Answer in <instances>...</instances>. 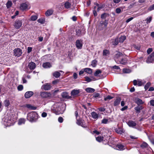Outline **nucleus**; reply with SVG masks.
I'll return each mask as SVG.
<instances>
[{"label":"nucleus","instance_id":"nucleus-6","mask_svg":"<svg viewBox=\"0 0 154 154\" xmlns=\"http://www.w3.org/2000/svg\"><path fill=\"white\" fill-rule=\"evenodd\" d=\"M14 53L15 56L19 57L22 54V50L20 48H16L14 50Z\"/></svg>","mask_w":154,"mask_h":154},{"label":"nucleus","instance_id":"nucleus-38","mask_svg":"<svg viewBox=\"0 0 154 154\" xmlns=\"http://www.w3.org/2000/svg\"><path fill=\"white\" fill-rule=\"evenodd\" d=\"M38 22L41 24H43L45 22V19L42 18L38 20Z\"/></svg>","mask_w":154,"mask_h":154},{"label":"nucleus","instance_id":"nucleus-23","mask_svg":"<svg viewBox=\"0 0 154 154\" xmlns=\"http://www.w3.org/2000/svg\"><path fill=\"white\" fill-rule=\"evenodd\" d=\"M53 11H54L52 9H48L45 12V14L46 16H49L53 14Z\"/></svg>","mask_w":154,"mask_h":154},{"label":"nucleus","instance_id":"nucleus-25","mask_svg":"<svg viewBox=\"0 0 154 154\" xmlns=\"http://www.w3.org/2000/svg\"><path fill=\"white\" fill-rule=\"evenodd\" d=\"M92 117L94 119H97L98 117V115L96 112H93L91 113Z\"/></svg>","mask_w":154,"mask_h":154},{"label":"nucleus","instance_id":"nucleus-57","mask_svg":"<svg viewBox=\"0 0 154 154\" xmlns=\"http://www.w3.org/2000/svg\"><path fill=\"white\" fill-rule=\"evenodd\" d=\"M144 84V83H143L140 80H139L138 81L137 85L139 86H140Z\"/></svg>","mask_w":154,"mask_h":154},{"label":"nucleus","instance_id":"nucleus-2","mask_svg":"<svg viewBox=\"0 0 154 154\" xmlns=\"http://www.w3.org/2000/svg\"><path fill=\"white\" fill-rule=\"evenodd\" d=\"M38 118V114L35 111L29 112L27 115V119L30 122H35L37 121Z\"/></svg>","mask_w":154,"mask_h":154},{"label":"nucleus","instance_id":"nucleus-56","mask_svg":"<svg viewBox=\"0 0 154 154\" xmlns=\"http://www.w3.org/2000/svg\"><path fill=\"white\" fill-rule=\"evenodd\" d=\"M111 68L112 69H120V67L119 66H117L116 65L112 66L111 67Z\"/></svg>","mask_w":154,"mask_h":154},{"label":"nucleus","instance_id":"nucleus-8","mask_svg":"<svg viewBox=\"0 0 154 154\" xmlns=\"http://www.w3.org/2000/svg\"><path fill=\"white\" fill-rule=\"evenodd\" d=\"M75 0H68L65 2L64 5L65 8L68 9L71 7V5Z\"/></svg>","mask_w":154,"mask_h":154},{"label":"nucleus","instance_id":"nucleus-36","mask_svg":"<svg viewBox=\"0 0 154 154\" xmlns=\"http://www.w3.org/2000/svg\"><path fill=\"white\" fill-rule=\"evenodd\" d=\"M96 138L97 141L99 142H101L103 140L104 137H103L99 136L96 137Z\"/></svg>","mask_w":154,"mask_h":154},{"label":"nucleus","instance_id":"nucleus-58","mask_svg":"<svg viewBox=\"0 0 154 154\" xmlns=\"http://www.w3.org/2000/svg\"><path fill=\"white\" fill-rule=\"evenodd\" d=\"M116 13L117 14H119L121 13V9L120 8H117L116 9Z\"/></svg>","mask_w":154,"mask_h":154},{"label":"nucleus","instance_id":"nucleus-53","mask_svg":"<svg viewBox=\"0 0 154 154\" xmlns=\"http://www.w3.org/2000/svg\"><path fill=\"white\" fill-rule=\"evenodd\" d=\"M23 86L22 85H20L17 87V89L19 91H21L23 89Z\"/></svg>","mask_w":154,"mask_h":154},{"label":"nucleus","instance_id":"nucleus-13","mask_svg":"<svg viewBox=\"0 0 154 154\" xmlns=\"http://www.w3.org/2000/svg\"><path fill=\"white\" fill-rule=\"evenodd\" d=\"M20 8V9L22 11L28 10L29 9V8H28L27 5L25 3H23L21 4Z\"/></svg>","mask_w":154,"mask_h":154},{"label":"nucleus","instance_id":"nucleus-3","mask_svg":"<svg viewBox=\"0 0 154 154\" xmlns=\"http://www.w3.org/2000/svg\"><path fill=\"white\" fill-rule=\"evenodd\" d=\"M14 123V121L9 116H6L5 119H3V123L6 127L12 125Z\"/></svg>","mask_w":154,"mask_h":154},{"label":"nucleus","instance_id":"nucleus-59","mask_svg":"<svg viewBox=\"0 0 154 154\" xmlns=\"http://www.w3.org/2000/svg\"><path fill=\"white\" fill-rule=\"evenodd\" d=\"M154 9V4L151 6L149 8H148V10L149 11H151L152 10Z\"/></svg>","mask_w":154,"mask_h":154},{"label":"nucleus","instance_id":"nucleus-54","mask_svg":"<svg viewBox=\"0 0 154 154\" xmlns=\"http://www.w3.org/2000/svg\"><path fill=\"white\" fill-rule=\"evenodd\" d=\"M153 51V50L151 48H149L147 50V53L148 54H149Z\"/></svg>","mask_w":154,"mask_h":154},{"label":"nucleus","instance_id":"nucleus-44","mask_svg":"<svg viewBox=\"0 0 154 154\" xmlns=\"http://www.w3.org/2000/svg\"><path fill=\"white\" fill-rule=\"evenodd\" d=\"M4 103L5 106L8 107L10 105V102L9 100H5L4 102Z\"/></svg>","mask_w":154,"mask_h":154},{"label":"nucleus","instance_id":"nucleus-16","mask_svg":"<svg viewBox=\"0 0 154 154\" xmlns=\"http://www.w3.org/2000/svg\"><path fill=\"white\" fill-rule=\"evenodd\" d=\"M62 97L66 99H72V97L69 96L68 92H64L62 93Z\"/></svg>","mask_w":154,"mask_h":154},{"label":"nucleus","instance_id":"nucleus-37","mask_svg":"<svg viewBox=\"0 0 154 154\" xmlns=\"http://www.w3.org/2000/svg\"><path fill=\"white\" fill-rule=\"evenodd\" d=\"M84 71L88 73V74H91L92 72V69L89 68H86L85 69Z\"/></svg>","mask_w":154,"mask_h":154},{"label":"nucleus","instance_id":"nucleus-51","mask_svg":"<svg viewBox=\"0 0 154 154\" xmlns=\"http://www.w3.org/2000/svg\"><path fill=\"white\" fill-rule=\"evenodd\" d=\"M119 42V39L118 38H116L115 40V41L113 43V45H116L118 44Z\"/></svg>","mask_w":154,"mask_h":154},{"label":"nucleus","instance_id":"nucleus-32","mask_svg":"<svg viewBox=\"0 0 154 154\" xmlns=\"http://www.w3.org/2000/svg\"><path fill=\"white\" fill-rule=\"evenodd\" d=\"M76 35H77L78 36H81L84 34V33H83L82 32L81 30L79 29H76Z\"/></svg>","mask_w":154,"mask_h":154},{"label":"nucleus","instance_id":"nucleus-18","mask_svg":"<svg viewBox=\"0 0 154 154\" xmlns=\"http://www.w3.org/2000/svg\"><path fill=\"white\" fill-rule=\"evenodd\" d=\"M134 109L136 111L137 113H139L140 112V110L143 109V107L142 106H136L134 108Z\"/></svg>","mask_w":154,"mask_h":154},{"label":"nucleus","instance_id":"nucleus-30","mask_svg":"<svg viewBox=\"0 0 154 154\" xmlns=\"http://www.w3.org/2000/svg\"><path fill=\"white\" fill-rule=\"evenodd\" d=\"M96 5V6L98 7L97 8V11H99L101 9L103 8L104 7V5H99L98 3H96L95 4Z\"/></svg>","mask_w":154,"mask_h":154},{"label":"nucleus","instance_id":"nucleus-15","mask_svg":"<svg viewBox=\"0 0 154 154\" xmlns=\"http://www.w3.org/2000/svg\"><path fill=\"white\" fill-rule=\"evenodd\" d=\"M33 94V92L32 91H28L25 94L24 97L26 98H29L32 96Z\"/></svg>","mask_w":154,"mask_h":154},{"label":"nucleus","instance_id":"nucleus-20","mask_svg":"<svg viewBox=\"0 0 154 154\" xmlns=\"http://www.w3.org/2000/svg\"><path fill=\"white\" fill-rule=\"evenodd\" d=\"M43 67L45 68H48L51 67L52 65L49 62H46L43 63Z\"/></svg>","mask_w":154,"mask_h":154},{"label":"nucleus","instance_id":"nucleus-47","mask_svg":"<svg viewBox=\"0 0 154 154\" xmlns=\"http://www.w3.org/2000/svg\"><path fill=\"white\" fill-rule=\"evenodd\" d=\"M102 72L100 70H97L94 73V75L96 76H98V75L101 73Z\"/></svg>","mask_w":154,"mask_h":154},{"label":"nucleus","instance_id":"nucleus-61","mask_svg":"<svg viewBox=\"0 0 154 154\" xmlns=\"http://www.w3.org/2000/svg\"><path fill=\"white\" fill-rule=\"evenodd\" d=\"M32 47H28L27 48V53H30L32 51Z\"/></svg>","mask_w":154,"mask_h":154},{"label":"nucleus","instance_id":"nucleus-24","mask_svg":"<svg viewBox=\"0 0 154 154\" xmlns=\"http://www.w3.org/2000/svg\"><path fill=\"white\" fill-rule=\"evenodd\" d=\"M135 103L136 104H137L138 105H140L143 104L144 103V102L141 99L137 98L136 99L135 101Z\"/></svg>","mask_w":154,"mask_h":154},{"label":"nucleus","instance_id":"nucleus-34","mask_svg":"<svg viewBox=\"0 0 154 154\" xmlns=\"http://www.w3.org/2000/svg\"><path fill=\"white\" fill-rule=\"evenodd\" d=\"M126 38V37L125 36H121L119 38V42L121 43H122Z\"/></svg>","mask_w":154,"mask_h":154},{"label":"nucleus","instance_id":"nucleus-21","mask_svg":"<svg viewBox=\"0 0 154 154\" xmlns=\"http://www.w3.org/2000/svg\"><path fill=\"white\" fill-rule=\"evenodd\" d=\"M121 99L120 97L117 98L114 101L113 105L114 106H116L119 105L121 101Z\"/></svg>","mask_w":154,"mask_h":154},{"label":"nucleus","instance_id":"nucleus-1","mask_svg":"<svg viewBox=\"0 0 154 154\" xmlns=\"http://www.w3.org/2000/svg\"><path fill=\"white\" fill-rule=\"evenodd\" d=\"M66 106L65 103L61 104L60 103H56L51 107V109L52 112L57 115L62 114L66 109Z\"/></svg>","mask_w":154,"mask_h":154},{"label":"nucleus","instance_id":"nucleus-12","mask_svg":"<svg viewBox=\"0 0 154 154\" xmlns=\"http://www.w3.org/2000/svg\"><path fill=\"white\" fill-rule=\"evenodd\" d=\"M76 46L79 49H81L82 46V41L81 40H77L76 42Z\"/></svg>","mask_w":154,"mask_h":154},{"label":"nucleus","instance_id":"nucleus-60","mask_svg":"<svg viewBox=\"0 0 154 154\" xmlns=\"http://www.w3.org/2000/svg\"><path fill=\"white\" fill-rule=\"evenodd\" d=\"M58 121L60 123H62L63 121V119L62 117H60L58 119Z\"/></svg>","mask_w":154,"mask_h":154},{"label":"nucleus","instance_id":"nucleus-27","mask_svg":"<svg viewBox=\"0 0 154 154\" xmlns=\"http://www.w3.org/2000/svg\"><path fill=\"white\" fill-rule=\"evenodd\" d=\"M116 132L119 134H121L124 133L123 129L121 128H118L115 129Z\"/></svg>","mask_w":154,"mask_h":154},{"label":"nucleus","instance_id":"nucleus-41","mask_svg":"<svg viewBox=\"0 0 154 154\" xmlns=\"http://www.w3.org/2000/svg\"><path fill=\"white\" fill-rule=\"evenodd\" d=\"M123 72L124 73H128L131 72V70L128 69H123Z\"/></svg>","mask_w":154,"mask_h":154},{"label":"nucleus","instance_id":"nucleus-5","mask_svg":"<svg viewBox=\"0 0 154 154\" xmlns=\"http://www.w3.org/2000/svg\"><path fill=\"white\" fill-rule=\"evenodd\" d=\"M81 91L80 90L74 89L72 90L71 92V96L72 97L74 98L79 95V94Z\"/></svg>","mask_w":154,"mask_h":154},{"label":"nucleus","instance_id":"nucleus-64","mask_svg":"<svg viewBox=\"0 0 154 154\" xmlns=\"http://www.w3.org/2000/svg\"><path fill=\"white\" fill-rule=\"evenodd\" d=\"M149 138L151 142L154 145V139H151V137H149Z\"/></svg>","mask_w":154,"mask_h":154},{"label":"nucleus","instance_id":"nucleus-52","mask_svg":"<svg viewBox=\"0 0 154 154\" xmlns=\"http://www.w3.org/2000/svg\"><path fill=\"white\" fill-rule=\"evenodd\" d=\"M83 121L79 120H77L76 123L79 125L81 126L83 123Z\"/></svg>","mask_w":154,"mask_h":154},{"label":"nucleus","instance_id":"nucleus-26","mask_svg":"<svg viewBox=\"0 0 154 154\" xmlns=\"http://www.w3.org/2000/svg\"><path fill=\"white\" fill-rule=\"evenodd\" d=\"M60 73L58 71H56L53 73V75L56 78H59L60 76Z\"/></svg>","mask_w":154,"mask_h":154},{"label":"nucleus","instance_id":"nucleus-43","mask_svg":"<svg viewBox=\"0 0 154 154\" xmlns=\"http://www.w3.org/2000/svg\"><path fill=\"white\" fill-rule=\"evenodd\" d=\"M97 61L95 60H93L91 63V65L93 67H95L97 64Z\"/></svg>","mask_w":154,"mask_h":154},{"label":"nucleus","instance_id":"nucleus-62","mask_svg":"<svg viewBox=\"0 0 154 154\" xmlns=\"http://www.w3.org/2000/svg\"><path fill=\"white\" fill-rule=\"evenodd\" d=\"M99 96L100 94L98 93H95L93 95V97L95 98L98 97Z\"/></svg>","mask_w":154,"mask_h":154},{"label":"nucleus","instance_id":"nucleus-46","mask_svg":"<svg viewBox=\"0 0 154 154\" xmlns=\"http://www.w3.org/2000/svg\"><path fill=\"white\" fill-rule=\"evenodd\" d=\"M148 146V144L146 142H143L141 145L140 146L142 148H145L147 147Z\"/></svg>","mask_w":154,"mask_h":154},{"label":"nucleus","instance_id":"nucleus-40","mask_svg":"<svg viewBox=\"0 0 154 154\" xmlns=\"http://www.w3.org/2000/svg\"><path fill=\"white\" fill-rule=\"evenodd\" d=\"M38 16L35 15H32L30 17L31 20L33 21L36 20Z\"/></svg>","mask_w":154,"mask_h":154},{"label":"nucleus","instance_id":"nucleus-9","mask_svg":"<svg viewBox=\"0 0 154 154\" xmlns=\"http://www.w3.org/2000/svg\"><path fill=\"white\" fill-rule=\"evenodd\" d=\"M22 25V22L21 20H16L15 21L14 26L15 28L16 29H19Z\"/></svg>","mask_w":154,"mask_h":154},{"label":"nucleus","instance_id":"nucleus-39","mask_svg":"<svg viewBox=\"0 0 154 154\" xmlns=\"http://www.w3.org/2000/svg\"><path fill=\"white\" fill-rule=\"evenodd\" d=\"M109 121L108 119L104 118L101 121V123L103 124H106L109 123Z\"/></svg>","mask_w":154,"mask_h":154},{"label":"nucleus","instance_id":"nucleus-50","mask_svg":"<svg viewBox=\"0 0 154 154\" xmlns=\"http://www.w3.org/2000/svg\"><path fill=\"white\" fill-rule=\"evenodd\" d=\"M107 14L105 13L101 14V18L102 19H105L106 17Z\"/></svg>","mask_w":154,"mask_h":154},{"label":"nucleus","instance_id":"nucleus-22","mask_svg":"<svg viewBox=\"0 0 154 154\" xmlns=\"http://www.w3.org/2000/svg\"><path fill=\"white\" fill-rule=\"evenodd\" d=\"M120 60H118V62L119 63L122 64H125L127 62V60L125 58H120Z\"/></svg>","mask_w":154,"mask_h":154},{"label":"nucleus","instance_id":"nucleus-10","mask_svg":"<svg viewBox=\"0 0 154 154\" xmlns=\"http://www.w3.org/2000/svg\"><path fill=\"white\" fill-rule=\"evenodd\" d=\"M123 54L120 52H118L115 55L114 59L116 62L119 64L118 60L121 58V57L122 56Z\"/></svg>","mask_w":154,"mask_h":154},{"label":"nucleus","instance_id":"nucleus-42","mask_svg":"<svg viewBox=\"0 0 154 154\" xmlns=\"http://www.w3.org/2000/svg\"><path fill=\"white\" fill-rule=\"evenodd\" d=\"M12 5L11 1H8L6 4V7L7 8H9L11 7Z\"/></svg>","mask_w":154,"mask_h":154},{"label":"nucleus","instance_id":"nucleus-28","mask_svg":"<svg viewBox=\"0 0 154 154\" xmlns=\"http://www.w3.org/2000/svg\"><path fill=\"white\" fill-rule=\"evenodd\" d=\"M116 147L117 149L119 150H122L125 149V146L121 144L117 145Z\"/></svg>","mask_w":154,"mask_h":154},{"label":"nucleus","instance_id":"nucleus-7","mask_svg":"<svg viewBox=\"0 0 154 154\" xmlns=\"http://www.w3.org/2000/svg\"><path fill=\"white\" fill-rule=\"evenodd\" d=\"M51 87L52 86L51 84L49 83H46L42 86L41 89L45 90L48 91L50 90Z\"/></svg>","mask_w":154,"mask_h":154},{"label":"nucleus","instance_id":"nucleus-11","mask_svg":"<svg viewBox=\"0 0 154 154\" xmlns=\"http://www.w3.org/2000/svg\"><path fill=\"white\" fill-rule=\"evenodd\" d=\"M41 96L43 98L50 97L51 95L50 93L48 92H42L40 94Z\"/></svg>","mask_w":154,"mask_h":154},{"label":"nucleus","instance_id":"nucleus-45","mask_svg":"<svg viewBox=\"0 0 154 154\" xmlns=\"http://www.w3.org/2000/svg\"><path fill=\"white\" fill-rule=\"evenodd\" d=\"M151 85V83L150 82H147L144 86V88L146 90H147L149 87Z\"/></svg>","mask_w":154,"mask_h":154},{"label":"nucleus","instance_id":"nucleus-48","mask_svg":"<svg viewBox=\"0 0 154 154\" xmlns=\"http://www.w3.org/2000/svg\"><path fill=\"white\" fill-rule=\"evenodd\" d=\"M152 19V17H147L146 18V23L147 24L149 23L151 21Z\"/></svg>","mask_w":154,"mask_h":154},{"label":"nucleus","instance_id":"nucleus-19","mask_svg":"<svg viewBox=\"0 0 154 154\" xmlns=\"http://www.w3.org/2000/svg\"><path fill=\"white\" fill-rule=\"evenodd\" d=\"M128 124L129 126L132 127H135L137 125L135 122L132 121H130L128 122Z\"/></svg>","mask_w":154,"mask_h":154},{"label":"nucleus","instance_id":"nucleus-14","mask_svg":"<svg viewBox=\"0 0 154 154\" xmlns=\"http://www.w3.org/2000/svg\"><path fill=\"white\" fill-rule=\"evenodd\" d=\"M108 20H105L104 21H101L100 23V26H101L103 28H106L107 26Z\"/></svg>","mask_w":154,"mask_h":154},{"label":"nucleus","instance_id":"nucleus-33","mask_svg":"<svg viewBox=\"0 0 154 154\" xmlns=\"http://www.w3.org/2000/svg\"><path fill=\"white\" fill-rule=\"evenodd\" d=\"M25 120L24 119H19L18 122V124L19 125L24 124L25 123Z\"/></svg>","mask_w":154,"mask_h":154},{"label":"nucleus","instance_id":"nucleus-31","mask_svg":"<svg viewBox=\"0 0 154 154\" xmlns=\"http://www.w3.org/2000/svg\"><path fill=\"white\" fill-rule=\"evenodd\" d=\"M26 107L29 109L32 110H35L36 109V107L35 106H33L29 104H27L26 105Z\"/></svg>","mask_w":154,"mask_h":154},{"label":"nucleus","instance_id":"nucleus-63","mask_svg":"<svg viewBox=\"0 0 154 154\" xmlns=\"http://www.w3.org/2000/svg\"><path fill=\"white\" fill-rule=\"evenodd\" d=\"M150 105L152 106H154V100H151L150 101Z\"/></svg>","mask_w":154,"mask_h":154},{"label":"nucleus","instance_id":"nucleus-35","mask_svg":"<svg viewBox=\"0 0 154 154\" xmlns=\"http://www.w3.org/2000/svg\"><path fill=\"white\" fill-rule=\"evenodd\" d=\"M110 52L109 50L106 49L104 50L103 51V55L106 56L109 54Z\"/></svg>","mask_w":154,"mask_h":154},{"label":"nucleus","instance_id":"nucleus-55","mask_svg":"<svg viewBox=\"0 0 154 154\" xmlns=\"http://www.w3.org/2000/svg\"><path fill=\"white\" fill-rule=\"evenodd\" d=\"M85 81L88 82H90L92 81V80L89 77L87 76L85 77Z\"/></svg>","mask_w":154,"mask_h":154},{"label":"nucleus","instance_id":"nucleus-49","mask_svg":"<svg viewBox=\"0 0 154 154\" xmlns=\"http://www.w3.org/2000/svg\"><path fill=\"white\" fill-rule=\"evenodd\" d=\"M113 98V97H111L110 95H108L106 97H104V100L105 101H106L107 100H111Z\"/></svg>","mask_w":154,"mask_h":154},{"label":"nucleus","instance_id":"nucleus-29","mask_svg":"<svg viewBox=\"0 0 154 154\" xmlns=\"http://www.w3.org/2000/svg\"><path fill=\"white\" fill-rule=\"evenodd\" d=\"M85 91L88 93H91L94 92L95 89L91 88H88L85 89Z\"/></svg>","mask_w":154,"mask_h":154},{"label":"nucleus","instance_id":"nucleus-4","mask_svg":"<svg viewBox=\"0 0 154 154\" xmlns=\"http://www.w3.org/2000/svg\"><path fill=\"white\" fill-rule=\"evenodd\" d=\"M146 61L147 63H152L154 62V51L148 56Z\"/></svg>","mask_w":154,"mask_h":154},{"label":"nucleus","instance_id":"nucleus-17","mask_svg":"<svg viewBox=\"0 0 154 154\" xmlns=\"http://www.w3.org/2000/svg\"><path fill=\"white\" fill-rule=\"evenodd\" d=\"M28 67L30 69L33 70L35 68V64L33 62H31L29 63L28 64Z\"/></svg>","mask_w":154,"mask_h":154}]
</instances>
